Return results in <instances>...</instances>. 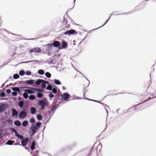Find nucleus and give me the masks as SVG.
Listing matches in <instances>:
<instances>
[{
  "label": "nucleus",
  "instance_id": "nucleus-6",
  "mask_svg": "<svg viewBox=\"0 0 156 156\" xmlns=\"http://www.w3.org/2000/svg\"><path fill=\"white\" fill-rule=\"evenodd\" d=\"M8 108V105L6 104H2L0 105V113L5 111Z\"/></svg>",
  "mask_w": 156,
  "mask_h": 156
},
{
  "label": "nucleus",
  "instance_id": "nucleus-24",
  "mask_svg": "<svg viewBox=\"0 0 156 156\" xmlns=\"http://www.w3.org/2000/svg\"><path fill=\"white\" fill-rule=\"evenodd\" d=\"M14 124L16 126H19L21 125V123L20 121L17 120L14 122Z\"/></svg>",
  "mask_w": 156,
  "mask_h": 156
},
{
  "label": "nucleus",
  "instance_id": "nucleus-1",
  "mask_svg": "<svg viewBox=\"0 0 156 156\" xmlns=\"http://www.w3.org/2000/svg\"><path fill=\"white\" fill-rule=\"evenodd\" d=\"M48 103H46L42 100H40L37 103L38 105L41 106V109L42 110L44 109L45 108V106L48 105Z\"/></svg>",
  "mask_w": 156,
  "mask_h": 156
},
{
  "label": "nucleus",
  "instance_id": "nucleus-11",
  "mask_svg": "<svg viewBox=\"0 0 156 156\" xmlns=\"http://www.w3.org/2000/svg\"><path fill=\"white\" fill-rule=\"evenodd\" d=\"M53 43V46L56 48H57L59 49H60L61 48V43L59 41H55Z\"/></svg>",
  "mask_w": 156,
  "mask_h": 156
},
{
  "label": "nucleus",
  "instance_id": "nucleus-57",
  "mask_svg": "<svg viewBox=\"0 0 156 156\" xmlns=\"http://www.w3.org/2000/svg\"><path fill=\"white\" fill-rule=\"evenodd\" d=\"M54 95L53 94H52V93H50L49 94V96L51 98H53L54 97Z\"/></svg>",
  "mask_w": 156,
  "mask_h": 156
},
{
  "label": "nucleus",
  "instance_id": "nucleus-19",
  "mask_svg": "<svg viewBox=\"0 0 156 156\" xmlns=\"http://www.w3.org/2000/svg\"><path fill=\"white\" fill-rule=\"evenodd\" d=\"M35 145L36 143L34 141H33L30 146V148L32 151L34 150L35 147Z\"/></svg>",
  "mask_w": 156,
  "mask_h": 156
},
{
  "label": "nucleus",
  "instance_id": "nucleus-25",
  "mask_svg": "<svg viewBox=\"0 0 156 156\" xmlns=\"http://www.w3.org/2000/svg\"><path fill=\"white\" fill-rule=\"evenodd\" d=\"M40 61L38 60H30L29 61L23 62H21V63H29L32 62H39Z\"/></svg>",
  "mask_w": 156,
  "mask_h": 156
},
{
  "label": "nucleus",
  "instance_id": "nucleus-5",
  "mask_svg": "<svg viewBox=\"0 0 156 156\" xmlns=\"http://www.w3.org/2000/svg\"><path fill=\"white\" fill-rule=\"evenodd\" d=\"M35 80H28L22 81H20L19 84L21 83H25L28 85H32L34 83Z\"/></svg>",
  "mask_w": 156,
  "mask_h": 156
},
{
  "label": "nucleus",
  "instance_id": "nucleus-37",
  "mask_svg": "<svg viewBox=\"0 0 156 156\" xmlns=\"http://www.w3.org/2000/svg\"><path fill=\"white\" fill-rule=\"evenodd\" d=\"M26 87H18V88H17V91L16 92H18L19 93H21V90L20 89V88L22 89V88H26Z\"/></svg>",
  "mask_w": 156,
  "mask_h": 156
},
{
  "label": "nucleus",
  "instance_id": "nucleus-34",
  "mask_svg": "<svg viewBox=\"0 0 156 156\" xmlns=\"http://www.w3.org/2000/svg\"><path fill=\"white\" fill-rule=\"evenodd\" d=\"M37 118L38 120H41L42 119V117L41 115L38 114L37 116Z\"/></svg>",
  "mask_w": 156,
  "mask_h": 156
},
{
  "label": "nucleus",
  "instance_id": "nucleus-63",
  "mask_svg": "<svg viewBox=\"0 0 156 156\" xmlns=\"http://www.w3.org/2000/svg\"><path fill=\"white\" fill-rule=\"evenodd\" d=\"M9 124H11L12 122V120H10L9 121Z\"/></svg>",
  "mask_w": 156,
  "mask_h": 156
},
{
  "label": "nucleus",
  "instance_id": "nucleus-18",
  "mask_svg": "<svg viewBox=\"0 0 156 156\" xmlns=\"http://www.w3.org/2000/svg\"><path fill=\"white\" fill-rule=\"evenodd\" d=\"M24 101H20L19 102L18 105L20 108H22L24 106Z\"/></svg>",
  "mask_w": 156,
  "mask_h": 156
},
{
  "label": "nucleus",
  "instance_id": "nucleus-22",
  "mask_svg": "<svg viewBox=\"0 0 156 156\" xmlns=\"http://www.w3.org/2000/svg\"><path fill=\"white\" fill-rule=\"evenodd\" d=\"M42 82V79H38L35 82V83L37 85H39Z\"/></svg>",
  "mask_w": 156,
  "mask_h": 156
},
{
  "label": "nucleus",
  "instance_id": "nucleus-62",
  "mask_svg": "<svg viewBox=\"0 0 156 156\" xmlns=\"http://www.w3.org/2000/svg\"><path fill=\"white\" fill-rule=\"evenodd\" d=\"M47 55L49 56H50L51 55V53L50 51H48L47 52Z\"/></svg>",
  "mask_w": 156,
  "mask_h": 156
},
{
  "label": "nucleus",
  "instance_id": "nucleus-14",
  "mask_svg": "<svg viewBox=\"0 0 156 156\" xmlns=\"http://www.w3.org/2000/svg\"><path fill=\"white\" fill-rule=\"evenodd\" d=\"M116 12H112V13H111L110 15V16H111L112 15H127L128 14H130L132 12H129L122 13L118 14H114V13H116Z\"/></svg>",
  "mask_w": 156,
  "mask_h": 156
},
{
  "label": "nucleus",
  "instance_id": "nucleus-21",
  "mask_svg": "<svg viewBox=\"0 0 156 156\" xmlns=\"http://www.w3.org/2000/svg\"><path fill=\"white\" fill-rule=\"evenodd\" d=\"M37 92V97L38 98H41L43 97L44 94L43 93H41L38 91Z\"/></svg>",
  "mask_w": 156,
  "mask_h": 156
},
{
  "label": "nucleus",
  "instance_id": "nucleus-13",
  "mask_svg": "<svg viewBox=\"0 0 156 156\" xmlns=\"http://www.w3.org/2000/svg\"><path fill=\"white\" fill-rule=\"evenodd\" d=\"M62 46H61L60 49H66L67 48L68 45L67 42L63 40L61 42Z\"/></svg>",
  "mask_w": 156,
  "mask_h": 156
},
{
  "label": "nucleus",
  "instance_id": "nucleus-15",
  "mask_svg": "<svg viewBox=\"0 0 156 156\" xmlns=\"http://www.w3.org/2000/svg\"><path fill=\"white\" fill-rule=\"evenodd\" d=\"M12 111V116L14 117L15 116H17L18 114V112L14 108H12L11 109Z\"/></svg>",
  "mask_w": 156,
  "mask_h": 156
},
{
  "label": "nucleus",
  "instance_id": "nucleus-54",
  "mask_svg": "<svg viewBox=\"0 0 156 156\" xmlns=\"http://www.w3.org/2000/svg\"><path fill=\"white\" fill-rule=\"evenodd\" d=\"M42 82H43L42 83H45V84H49V82L48 81L42 79Z\"/></svg>",
  "mask_w": 156,
  "mask_h": 156
},
{
  "label": "nucleus",
  "instance_id": "nucleus-20",
  "mask_svg": "<svg viewBox=\"0 0 156 156\" xmlns=\"http://www.w3.org/2000/svg\"><path fill=\"white\" fill-rule=\"evenodd\" d=\"M63 23L65 24V27L69 29L70 27V25L69 24H68V25H67V20L66 19H64V21L63 22Z\"/></svg>",
  "mask_w": 156,
  "mask_h": 156
},
{
  "label": "nucleus",
  "instance_id": "nucleus-4",
  "mask_svg": "<svg viewBox=\"0 0 156 156\" xmlns=\"http://www.w3.org/2000/svg\"><path fill=\"white\" fill-rule=\"evenodd\" d=\"M30 129L32 131V133L31 134V136L34 135L37 132V131L38 129V128L34 126L33 124H31Z\"/></svg>",
  "mask_w": 156,
  "mask_h": 156
},
{
  "label": "nucleus",
  "instance_id": "nucleus-8",
  "mask_svg": "<svg viewBox=\"0 0 156 156\" xmlns=\"http://www.w3.org/2000/svg\"><path fill=\"white\" fill-rule=\"evenodd\" d=\"M41 51V49L38 47H35L33 48L30 49L29 51L30 53H32L33 52L35 53H39Z\"/></svg>",
  "mask_w": 156,
  "mask_h": 156
},
{
  "label": "nucleus",
  "instance_id": "nucleus-58",
  "mask_svg": "<svg viewBox=\"0 0 156 156\" xmlns=\"http://www.w3.org/2000/svg\"><path fill=\"white\" fill-rule=\"evenodd\" d=\"M6 92L8 94H9V93H10L11 92V90L10 89H7L6 90Z\"/></svg>",
  "mask_w": 156,
  "mask_h": 156
},
{
  "label": "nucleus",
  "instance_id": "nucleus-49",
  "mask_svg": "<svg viewBox=\"0 0 156 156\" xmlns=\"http://www.w3.org/2000/svg\"><path fill=\"white\" fill-rule=\"evenodd\" d=\"M41 87L43 88H45L46 87V85L44 83H41Z\"/></svg>",
  "mask_w": 156,
  "mask_h": 156
},
{
  "label": "nucleus",
  "instance_id": "nucleus-51",
  "mask_svg": "<svg viewBox=\"0 0 156 156\" xmlns=\"http://www.w3.org/2000/svg\"><path fill=\"white\" fill-rule=\"evenodd\" d=\"M108 19H107L106 21L105 22V23L103 24L102 25H101V26L100 27H98V28H95V29H94L93 30H96L101 27H103V26H104L105 24H106V23L108 22Z\"/></svg>",
  "mask_w": 156,
  "mask_h": 156
},
{
  "label": "nucleus",
  "instance_id": "nucleus-35",
  "mask_svg": "<svg viewBox=\"0 0 156 156\" xmlns=\"http://www.w3.org/2000/svg\"><path fill=\"white\" fill-rule=\"evenodd\" d=\"M29 99L30 100H34L35 98V96L34 95H30L29 96Z\"/></svg>",
  "mask_w": 156,
  "mask_h": 156
},
{
  "label": "nucleus",
  "instance_id": "nucleus-10",
  "mask_svg": "<svg viewBox=\"0 0 156 156\" xmlns=\"http://www.w3.org/2000/svg\"><path fill=\"white\" fill-rule=\"evenodd\" d=\"M27 115V113L26 112L21 111L19 113V116L20 119H23L25 118Z\"/></svg>",
  "mask_w": 156,
  "mask_h": 156
},
{
  "label": "nucleus",
  "instance_id": "nucleus-39",
  "mask_svg": "<svg viewBox=\"0 0 156 156\" xmlns=\"http://www.w3.org/2000/svg\"><path fill=\"white\" fill-rule=\"evenodd\" d=\"M23 98L26 99L28 98V94H27V93H25V92L23 94Z\"/></svg>",
  "mask_w": 156,
  "mask_h": 156
},
{
  "label": "nucleus",
  "instance_id": "nucleus-56",
  "mask_svg": "<svg viewBox=\"0 0 156 156\" xmlns=\"http://www.w3.org/2000/svg\"><path fill=\"white\" fill-rule=\"evenodd\" d=\"M17 93L16 92H13L12 93V94L13 96H16L17 95Z\"/></svg>",
  "mask_w": 156,
  "mask_h": 156
},
{
  "label": "nucleus",
  "instance_id": "nucleus-26",
  "mask_svg": "<svg viewBox=\"0 0 156 156\" xmlns=\"http://www.w3.org/2000/svg\"><path fill=\"white\" fill-rule=\"evenodd\" d=\"M77 143L76 142L73 143L71 145L68 147V148L69 149L73 148L76 146Z\"/></svg>",
  "mask_w": 156,
  "mask_h": 156
},
{
  "label": "nucleus",
  "instance_id": "nucleus-9",
  "mask_svg": "<svg viewBox=\"0 0 156 156\" xmlns=\"http://www.w3.org/2000/svg\"><path fill=\"white\" fill-rule=\"evenodd\" d=\"M29 141V138L28 137L23 139L21 141V145L23 147H25L28 144Z\"/></svg>",
  "mask_w": 156,
  "mask_h": 156
},
{
  "label": "nucleus",
  "instance_id": "nucleus-32",
  "mask_svg": "<svg viewBox=\"0 0 156 156\" xmlns=\"http://www.w3.org/2000/svg\"><path fill=\"white\" fill-rule=\"evenodd\" d=\"M28 123V121L27 120L23 121L22 123V126L24 127H25L27 126Z\"/></svg>",
  "mask_w": 156,
  "mask_h": 156
},
{
  "label": "nucleus",
  "instance_id": "nucleus-64",
  "mask_svg": "<svg viewBox=\"0 0 156 156\" xmlns=\"http://www.w3.org/2000/svg\"><path fill=\"white\" fill-rule=\"evenodd\" d=\"M60 56V54H58L57 55H55V56H56L57 57H59Z\"/></svg>",
  "mask_w": 156,
  "mask_h": 156
},
{
  "label": "nucleus",
  "instance_id": "nucleus-55",
  "mask_svg": "<svg viewBox=\"0 0 156 156\" xmlns=\"http://www.w3.org/2000/svg\"><path fill=\"white\" fill-rule=\"evenodd\" d=\"M51 90H52V92L54 94H56L57 93V90L56 89L53 90L52 89Z\"/></svg>",
  "mask_w": 156,
  "mask_h": 156
},
{
  "label": "nucleus",
  "instance_id": "nucleus-52",
  "mask_svg": "<svg viewBox=\"0 0 156 156\" xmlns=\"http://www.w3.org/2000/svg\"><path fill=\"white\" fill-rule=\"evenodd\" d=\"M83 76H84V77L85 78V79H86L87 80V85L86 86V87H88L89 86V85L90 82H89V80L87 79V78L84 75H83Z\"/></svg>",
  "mask_w": 156,
  "mask_h": 156
},
{
  "label": "nucleus",
  "instance_id": "nucleus-60",
  "mask_svg": "<svg viewBox=\"0 0 156 156\" xmlns=\"http://www.w3.org/2000/svg\"><path fill=\"white\" fill-rule=\"evenodd\" d=\"M101 105H103L104 106H105V105L106 106H107V108H109V106H108L107 105H105V104L104 103H100Z\"/></svg>",
  "mask_w": 156,
  "mask_h": 156
},
{
  "label": "nucleus",
  "instance_id": "nucleus-3",
  "mask_svg": "<svg viewBox=\"0 0 156 156\" xmlns=\"http://www.w3.org/2000/svg\"><path fill=\"white\" fill-rule=\"evenodd\" d=\"M77 32L74 29H71L69 30L66 31L63 33V35H68L70 36L71 35L77 34Z\"/></svg>",
  "mask_w": 156,
  "mask_h": 156
},
{
  "label": "nucleus",
  "instance_id": "nucleus-7",
  "mask_svg": "<svg viewBox=\"0 0 156 156\" xmlns=\"http://www.w3.org/2000/svg\"><path fill=\"white\" fill-rule=\"evenodd\" d=\"M61 97L64 100L68 101V99L70 98V95L67 93H64L61 94Z\"/></svg>",
  "mask_w": 156,
  "mask_h": 156
},
{
  "label": "nucleus",
  "instance_id": "nucleus-36",
  "mask_svg": "<svg viewBox=\"0 0 156 156\" xmlns=\"http://www.w3.org/2000/svg\"><path fill=\"white\" fill-rule=\"evenodd\" d=\"M45 76L48 78H50L51 76V74L48 72H46L45 73Z\"/></svg>",
  "mask_w": 156,
  "mask_h": 156
},
{
  "label": "nucleus",
  "instance_id": "nucleus-41",
  "mask_svg": "<svg viewBox=\"0 0 156 156\" xmlns=\"http://www.w3.org/2000/svg\"><path fill=\"white\" fill-rule=\"evenodd\" d=\"M19 73L20 76H23L25 74V72L24 71L21 70L19 71Z\"/></svg>",
  "mask_w": 156,
  "mask_h": 156
},
{
  "label": "nucleus",
  "instance_id": "nucleus-47",
  "mask_svg": "<svg viewBox=\"0 0 156 156\" xmlns=\"http://www.w3.org/2000/svg\"><path fill=\"white\" fill-rule=\"evenodd\" d=\"M12 90L15 91L16 92L17 91V89L18 88V87H11Z\"/></svg>",
  "mask_w": 156,
  "mask_h": 156
},
{
  "label": "nucleus",
  "instance_id": "nucleus-43",
  "mask_svg": "<svg viewBox=\"0 0 156 156\" xmlns=\"http://www.w3.org/2000/svg\"><path fill=\"white\" fill-rule=\"evenodd\" d=\"M139 105H138V106H139ZM137 106L138 105H137ZM141 106H139L138 107L135 108L134 109V110H136L137 111L142 110L143 109L142 108H141Z\"/></svg>",
  "mask_w": 156,
  "mask_h": 156
},
{
  "label": "nucleus",
  "instance_id": "nucleus-27",
  "mask_svg": "<svg viewBox=\"0 0 156 156\" xmlns=\"http://www.w3.org/2000/svg\"><path fill=\"white\" fill-rule=\"evenodd\" d=\"M52 86H53V85L51 83L48 85L46 88L47 90H52L53 89Z\"/></svg>",
  "mask_w": 156,
  "mask_h": 156
},
{
  "label": "nucleus",
  "instance_id": "nucleus-29",
  "mask_svg": "<svg viewBox=\"0 0 156 156\" xmlns=\"http://www.w3.org/2000/svg\"><path fill=\"white\" fill-rule=\"evenodd\" d=\"M54 83L56 85H59L61 84V83L60 82V81L56 79H55L54 80Z\"/></svg>",
  "mask_w": 156,
  "mask_h": 156
},
{
  "label": "nucleus",
  "instance_id": "nucleus-16",
  "mask_svg": "<svg viewBox=\"0 0 156 156\" xmlns=\"http://www.w3.org/2000/svg\"><path fill=\"white\" fill-rule=\"evenodd\" d=\"M59 106V105L58 104H56V105L54 106L51 109V110L53 112V113H52V115L50 117L51 118V116L53 115V114L54 113L55 111L57 109V108Z\"/></svg>",
  "mask_w": 156,
  "mask_h": 156
},
{
  "label": "nucleus",
  "instance_id": "nucleus-23",
  "mask_svg": "<svg viewBox=\"0 0 156 156\" xmlns=\"http://www.w3.org/2000/svg\"><path fill=\"white\" fill-rule=\"evenodd\" d=\"M15 142L14 140H9L7 141V142L5 143V144L8 145H12Z\"/></svg>",
  "mask_w": 156,
  "mask_h": 156
},
{
  "label": "nucleus",
  "instance_id": "nucleus-61",
  "mask_svg": "<svg viewBox=\"0 0 156 156\" xmlns=\"http://www.w3.org/2000/svg\"><path fill=\"white\" fill-rule=\"evenodd\" d=\"M70 98H71V99L69 100V101L70 100H74V98H73V96H70Z\"/></svg>",
  "mask_w": 156,
  "mask_h": 156
},
{
  "label": "nucleus",
  "instance_id": "nucleus-46",
  "mask_svg": "<svg viewBox=\"0 0 156 156\" xmlns=\"http://www.w3.org/2000/svg\"><path fill=\"white\" fill-rule=\"evenodd\" d=\"M5 94L4 92H2L0 93V96L2 97H5Z\"/></svg>",
  "mask_w": 156,
  "mask_h": 156
},
{
  "label": "nucleus",
  "instance_id": "nucleus-40",
  "mask_svg": "<svg viewBox=\"0 0 156 156\" xmlns=\"http://www.w3.org/2000/svg\"><path fill=\"white\" fill-rule=\"evenodd\" d=\"M10 129L12 131L14 132L15 133V135H16V134H17V133H18L17 132V131L16 129H15L14 128H12V127H11L10 128Z\"/></svg>",
  "mask_w": 156,
  "mask_h": 156
},
{
  "label": "nucleus",
  "instance_id": "nucleus-59",
  "mask_svg": "<svg viewBox=\"0 0 156 156\" xmlns=\"http://www.w3.org/2000/svg\"><path fill=\"white\" fill-rule=\"evenodd\" d=\"M73 98H74L75 99H80V98L77 96H76V95H74L73 96Z\"/></svg>",
  "mask_w": 156,
  "mask_h": 156
},
{
  "label": "nucleus",
  "instance_id": "nucleus-48",
  "mask_svg": "<svg viewBox=\"0 0 156 156\" xmlns=\"http://www.w3.org/2000/svg\"><path fill=\"white\" fill-rule=\"evenodd\" d=\"M50 61H48V64H54V62H53V59H50Z\"/></svg>",
  "mask_w": 156,
  "mask_h": 156
},
{
  "label": "nucleus",
  "instance_id": "nucleus-53",
  "mask_svg": "<svg viewBox=\"0 0 156 156\" xmlns=\"http://www.w3.org/2000/svg\"><path fill=\"white\" fill-rule=\"evenodd\" d=\"M69 19H70V21H71V22L72 23H73V24H74V25H79V24H76V23H74V21H73V20L72 19H71L70 17H69Z\"/></svg>",
  "mask_w": 156,
  "mask_h": 156
},
{
  "label": "nucleus",
  "instance_id": "nucleus-28",
  "mask_svg": "<svg viewBox=\"0 0 156 156\" xmlns=\"http://www.w3.org/2000/svg\"><path fill=\"white\" fill-rule=\"evenodd\" d=\"M41 123L40 122H38L36 123L35 125H34L35 127H37L38 129L40 128V126H41Z\"/></svg>",
  "mask_w": 156,
  "mask_h": 156
},
{
  "label": "nucleus",
  "instance_id": "nucleus-44",
  "mask_svg": "<svg viewBox=\"0 0 156 156\" xmlns=\"http://www.w3.org/2000/svg\"><path fill=\"white\" fill-rule=\"evenodd\" d=\"M30 122L31 123H34L35 122V119L34 118H31L30 119Z\"/></svg>",
  "mask_w": 156,
  "mask_h": 156
},
{
  "label": "nucleus",
  "instance_id": "nucleus-45",
  "mask_svg": "<svg viewBox=\"0 0 156 156\" xmlns=\"http://www.w3.org/2000/svg\"><path fill=\"white\" fill-rule=\"evenodd\" d=\"M22 109L21 111H23L24 112H26L28 110V109L26 107V106H24L22 108Z\"/></svg>",
  "mask_w": 156,
  "mask_h": 156
},
{
  "label": "nucleus",
  "instance_id": "nucleus-50",
  "mask_svg": "<svg viewBox=\"0 0 156 156\" xmlns=\"http://www.w3.org/2000/svg\"><path fill=\"white\" fill-rule=\"evenodd\" d=\"M25 73L27 76L30 75L31 74V72L30 71H27L26 72V73Z\"/></svg>",
  "mask_w": 156,
  "mask_h": 156
},
{
  "label": "nucleus",
  "instance_id": "nucleus-42",
  "mask_svg": "<svg viewBox=\"0 0 156 156\" xmlns=\"http://www.w3.org/2000/svg\"><path fill=\"white\" fill-rule=\"evenodd\" d=\"M20 76L18 74H15L13 76V78L15 79L18 78Z\"/></svg>",
  "mask_w": 156,
  "mask_h": 156
},
{
  "label": "nucleus",
  "instance_id": "nucleus-38",
  "mask_svg": "<svg viewBox=\"0 0 156 156\" xmlns=\"http://www.w3.org/2000/svg\"><path fill=\"white\" fill-rule=\"evenodd\" d=\"M44 88H42L41 89L36 88V91H38L41 93H43L44 91Z\"/></svg>",
  "mask_w": 156,
  "mask_h": 156
},
{
  "label": "nucleus",
  "instance_id": "nucleus-17",
  "mask_svg": "<svg viewBox=\"0 0 156 156\" xmlns=\"http://www.w3.org/2000/svg\"><path fill=\"white\" fill-rule=\"evenodd\" d=\"M30 111L32 115L35 114L36 112V109L35 107H32L30 108Z\"/></svg>",
  "mask_w": 156,
  "mask_h": 156
},
{
  "label": "nucleus",
  "instance_id": "nucleus-2",
  "mask_svg": "<svg viewBox=\"0 0 156 156\" xmlns=\"http://www.w3.org/2000/svg\"><path fill=\"white\" fill-rule=\"evenodd\" d=\"M26 88L28 89H24V92L28 94H34L35 93V92L36 91V88L27 87Z\"/></svg>",
  "mask_w": 156,
  "mask_h": 156
},
{
  "label": "nucleus",
  "instance_id": "nucleus-31",
  "mask_svg": "<svg viewBox=\"0 0 156 156\" xmlns=\"http://www.w3.org/2000/svg\"><path fill=\"white\" fill-rule=\"evenodd\" d=\"M53 43H51L50 44H48L45 45V46L48 47V49H50V48L53 46Z\"/></svg>",
  "mask_w": 156,
  "mask_h": 156
},
{
  "label": "nucleus",
  "instance_id": "nucleus-12",
  "mask_svg": "<svg viewBox=\"0 0 156 156\" xmlns=\"http://www.w3.org/2000/svg\"><path fill=\"white\" fill-rule=\"evenodd\" d=\"M156 98V96H155L154 97H153L152 98H151L150 97H149L148 98V99H147L144 101L142 102H141L140 103H139L138 104L136 105H134L133 107L131 108L130 109H131L133 107H135L136 106H137V105H140L141 104H142V103H144V102H146V101H149V100H150L151 99H153V98Z\"/></svg>",
  "mask_w": 156,
  "mask_h": 156
},
{
  "label": "nucleus",
  "instance_id": "nucleus-30",
  "mask_svg": "<svg viewBox=\"0 0 156 156\" xmlns=\"http://www.w3.org/2000/svg\"><path fill=\"white\" fill-rule=\"evenodd\" d=\"M15 136L18 138L20 140H23V136L20 134H19L18 133L16 134Z\"/></svg>",
  "mask_w": 156,
  "mask_h": 156
},
{
  "label": "nucleus",
  "instance_id": "nucleus-33",
  "mask_svg": "<svg viewBox=\"0 0 156 156\" xmlns=\"http://www.w3.org/2000/svg\"><path fill=\"white\" fill-rule=\"evenodd\" d=\"M37 72L39 74L41 75H43L44 73V71L43 69L39 70Z\"/></svg>",
  "mask_w": 156,
  "mask_h": 156
}]
</instances>
